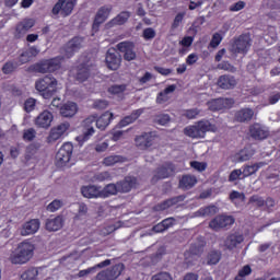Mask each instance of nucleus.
I'll use <instances>...</instances> for the list:
<instances>
[{
    "label": "nucleus",
    "instance_id": "obj_20",
    "mask_svg": "<svg viewBox=\"0 0 280 280\" xmlns=\"http://www.w3.org/2000/svg\"><path fill=\"white\" fill-rule=\"evenodd\" d=\"M82 43V37H73L70 39L65 47L66 58H73V54L81 49Z\"/></svg>",
    "mask_w": 280,
    "mask_h": 280
},
{
    "label": "nucleus",
    "instance_id": "obj_14",
    "mask_svg": "<svg viewBox=\"0 0 280 280\" xmlns=\"http://www.w3.org/2000/svg\"><path fill=\"white\" fill-rule=\"evenodd\" d=\"M117 49L124 55V60H127V62H130L137 58L135 43L132 42H120L117 44Z\"/></svg>",
    "mask_w": 280,
    "mask_h": 280
},
{
    "label": "nucleus",
    "instance_id": "obj_29",
    "mask_svg": "<svg viewBox=\"0 0 280 280\" xmlns=\"http://www.w3.org/2000/svg\"><path fill=\"white\" fill-rule=\"evenodd\" d=\"M75 71V80H78V82H86L91 75V68L86 63L77 66Z\"/></svg>",
    "mask_w": 280,
    "mask_h": 280
},
{
    "label": "nucleus",
    "instance_id": "obj_64",
    "mask_svg": "<svg viewBox=\"0 0 280 280\" xmlns=\"http://www.w3.org/2000/svg\"><path fill=\"white\" fill-rule=\"evenodd\" d=\"M151 280H174V278H172V275H170V272H159L154 275Z\"/></svg>",
    "mask_w": 280,
    "mask_h": 280
},
{
    "label": "nucleus",
    "instance_id": "obj_56",
    "mask_svg": "<svg viewBox=\"0 0 280 280\" xmlns=\"http://www.w3.org/2000/svg\"><path fill=\"white\" fill-rule=\"evenodd\" d=\"M168 121H171L168 114H160L155 117V124L159 126H167Z\"/></svg>",
    "mask_w": 280,
    "mask_h": 280
},
{
    "label": "nucleus",
    "instance_id": "obj_13",
    "mask_svg": "<svg viewBox=\"0 0 280 280\" xmlns=\"http://www.w3.org/2000/svg\"><path fill=\"white\" fill-rule=\"evenodd\" d=\"M174 164L172 162H166L162 166H159L155 170V174L151 179V183H159V180H163L165 178H170L171 176H174L175 172Z\"/></svg>",
    "mask_w": 280,
    "mask_h": 280
},
{
    "label": "nucleus",
    "instance_id": "obj_31",
    "mask_svg": "<svg viewBox=\"0 0 280 280\" xmlns=\"http://www.w3.org/2000/svg\"><path fill=\"white\" fill-rule=\"evenodd\" d=\"M143 114V109H136L129 116H125L119 122L118 128H126V126H130V124H135L138 117H141Z\"/></svg>",
    "mask_w": 280,
    "mask_h": 280
},
{
    "label": "nucleus",
    "instance_id": "obj_28",
    "mask_svg": "<svg viewBox=\"0 0 280 280\" xmlns=\"http://www.w3.org/2000/svg\"><path fill=\"white\" fill-rule=\"evenodd\" d=\"M254 117V110L250 108H242L234 115V120L241 124L249 122Z\"/></svg>",
    "mask_w": 280,
    "mask_h": 280
},
{
    "label": "nucleus",
    "instance_id": "obj_33",
    "mask_svg": "<svg viewBox=\"0 0 280 280\" xmlns=\"http://www.w3.org/2000/svg\"><path fill=\"white\" fill-rule=\"evenodd\" d=\"M176 91V84H171L164 89V91L160 92L156 95V104H165V102H170V93H174Z\"/></svg>",
    "mask_w": 280,
    "mask_h": 280
},
{
    "label": "nucleus",
    "instance_id": "obj_22",
    "mask_svg": "<svg viewBox=\"0 0 280 280\" xmlns=\"http://www.w3.org/2000/svg\"><path fill=\"white\" fill-rule=\"evenodd\" d=\"M244 242V236L240 232L230 233L224 240V246L229 250H233L237 245Z\"/></svg>",
    "mask_w": 280,
    "mask_h": 280
},
{
    "label": "nucleus",
    "instance_id": "obj_51",
    "mask_svg": "<svg viewBox=\"0 0 280 280\" xmlns=\"http://www.w3.org/2000/svg\"><path fill=\"white\" fill-rule=\"evenodd\" d=\"M142 37L144 40H152L153 38H156V31L152 27H147L142 32Z\"/></svg>",
    "mask_w": 280,
    "mask_h": 280
},
{
    "label": "nucleus",
    "instance_id": "obj_46",
    "mask_svg": "<svg viewBox=\"0 0 280 280\" xmlns=\"http://www.w3.org/2000/svg\"><path fill=\"white\" fill-rule=\"evenodd\" d=\"M107 91L110 93V95H121L126 92V84L110 85Z\"/></svg>",
    "mask_w": 280,
    "mask_h": 280
},
{
    "label": "nucleus",
    "instance_id": "obj_42",
    "mask_svg": "<svg viewBox=\"0 0 280 280\" xmlns=\"http://www.w3.org/2000/svg\"><path fill=\"white\" fill-rule=\"evenodd\" d=\"M89 213V207L86 203L81 202L79 203L78 212L74 215V220H84Z\"/></svg>",
    "mask_w": 280,
    "mask_h": 280
},
{
    "label": "nucleus",
    "instance_id": "obj_9",
    "mask_svg": "<svg viewBox=\"0 0 280 280\" xmlns=\"http://www.w3.org/2000/svg\"><path fill=\"white\" fill-rule=\"evenodd\" d=\"M159 136H156V132L150 131V132H143L140 136H136L135 143L138 150H150L154 143H156V139Z\"/></svg>",
    "mask_w": 280,
    "mask_h": 280
},
{
    "label": "nucleus",
    "instance_id": "obj_54",
    "mask_svg": "<svg viewBox=\"0 0 280 280\" xmlns=\"http://www.w3.org/2000/svg\"><path fill=\"white\" fill-rule=\"evenodd\" d=\"M184 19H185V12L177 13L175 19L173 20L172 25H171L172 30H178V27H180V23H183Z\"/></svg>",
    "mask_w": 280,
    "mask_h": 280
},
{
    "label": "nucleus",
    "instance_id": "obj_43",
    "mask_svg": "<svg viewBox=\"0 0 280 280\" xmlns=\"http://www.w3.org/2000/svg\"><path fill=\"white\" fill-rule=\"evenodd\" d=\"M22 139L26 143L34 141L36 139V129L34 128L24 129Z\"/></svg>",
    "mask_w": 280,
    "mask_h": 280
},
{
    "label": "nucleus",
    "instance_id": "obj_60",
    "mask_svg": "<svg viewBox=\"0 0 280 280\" xmlns=\"http://www.w3.org/2000/svg\"><path fill=\"white\" fill-rule=\"evenodd\" d=\"M190 167H192V170H196L197 172H205V170H207V163L192 161L190 162Z\"/></svg>",
    "mask_w": 280,
    "mask_h": 280
},
{
    "label": "nucleus",
    "instance_id": "obj_23",
    "mask_svg": "<svg viewBox=\"0 0 280 280\" xmlns=\"http://www.w3.org/2000/svg\"><path fill=\"white\" fill-rule=\"evenodd\" d=\"M235 104L234 100L232 98H218L211 101V110L212 112H220L224 109H230Z\"/></svg>",
    "mask_w": 280,
    "mask_h": 280
},
{
    "label": "nucleus",
    "instance_id": "obj_49",
    "mask_svg": "<svg viewBox=\"0 0 280 280\" xmlns=\"http://www.w3.org/2000/svg\"><path fill=\"white\" fill-rule=\"evenodd\" d=\"M254 154L255 152L252 149L245 148L238 153V161L240 162L248 161Z\"/></svg>",
    "mask_w": 280,
    "mask_h": 280
},
{
    "label": "nucleus",
    "instance_id": "obj_48",
    "mask_svg": "<svg viewBox=\"0 0 280 280\" xmlns=\"http://www.w3.org/2000/svg\"><path fill=\"white\" fill-rule=\"evenodd\" d=\"M200 115V109L191 108V109H184L182 113V117L186 119H196Z\"/></svg>",
    "mask_w": 280,
    "mask_h": 280
},
{
    "label": "nucleus",
    "instance_id": "obj_2",
    "mask_svg": "<svg viewBox=\"0 0 280 280\" xmlns=\"http://www.w3.org/2000/svg\"><path fill=\"white\" fill-rule=\"evenodd\" d=\"M63 58L58 56L50 59H44L39 62L32 65L28 70L33 71L34 73H54L58 71L60 67H62Z\"/></svg>",
    "mask_w": 280,
    "mask_h": 280
},
{
    "label": "nucleus",
    "instance_id": "obj_47",
    "mask_svg": "<svg viewBox=\"0 0 280 280\" xmlns=\"http://www.w3.org/2000/svg\"><path fill=\"white\" fill-rule=\"evenodd\" d=\"M248 205H253L256 208L265 207V199L258 195H253L249 200Z\"/></svg>",
    "mask_w": 280,
    "mask_h": 280
},
{
    "label": "nucleus",
    "instance_id": "obj_41",
    "mask_svg": "<svg viewBox=\"0 0 280 280\" xmlns=\"http://www.w3.org/2000/svg\"><path fill=\"white\" fill-rule=\"evenodd\" d=\"M19 69V62L16 61H7L2 67V72L5 75H10V73H14Z\"/></svg>",
    "mask_w": 280,
    "mask_h": 280
},
{
    "label": "nucleus",
    "instance_id": "obj_11",
    "mask_svg": "<svg viewBox=\"0 0 280 280\" xmlns=\"http://www.w3.org/2000/svg\"><path fill=\"white\" fill-rule=\"evenodd\" d=\"M69 128H71V124H69V121L61 122L51 128L47 137V143H56V141L67 137V131Z\"/></svg>",
    "mask_w": 280,
    "mask_h": 280
},
{
    "label": "nucleus",
    "instance_id": "obj_45",
    "mask_svg": "<svg viewBox=\"0 0 280 280\" xmlns=\"http://www.w3.org/2000/svg\"><path fill=\"white\" fill-rule=\"evenodd\" d=\"M38 277V269L36 268H28L21 275L22 280H34Z\"/></svg>",
    "mask_w": 280,
    "mask_h": 280
},
{
    "label": "nucleus",
    "instance_id": "obj_63",
    "mask_svg": "<svg viewBox=\"0 0 280 280\" xmlns=\"http://www.w3.org/2000/svg\"><path fill=\"white\" fill-rule=\"evenodd\" d=\"M246 7V3L244 1H237L234 4L230 5L229 11L230 12H240L244 10Z\"/></svg>",
    "mask_w": 280,
    "mask_h": 280
},
{
    "label": "nucleus",
    "instance_id": "obj_3",
    "mask_svg": "<svg viewBox=\"0 0 280 280\" xmlns=\"http://www.w3.org/2000/svg\"><path fill=\"white\" fill-rule=\"evenodd\" d=\"M34 244L24 241L19 244L16 252L11 256L13 264H27L31 257H34Z\"/></svg>",
    "mask_w": 280,
    "mask_h": 280
},
{
    "label": "nucleus",
    "instance_id": "obj_32",
    "mask_svg": "<svg viewBox=\"0 0 280 280\" xmlns=\"http://www.w3.org/2000/svg\"><path fill=\"white\" fill-rule=\"evenodd\" d=\"M78 114V104L68 102L60 107L61 117H74Z\"/></svg>",
    "mask_w": 280,
    "mask_h": 280
},
{
    "label": "nucleus",
    "instance_id": "obj_55",
    "mask_svg": "<svg viewBox=\"0 0 280 280\" xmlns=\"http://www.w3.org/2000/svg\"><path fill=\"white\" fill-rule=\"evenodd\" d=\"M61 208H62V201L60 199H55L47 206V211L55 213V211H58V209H61Z\"/></svg>",
    "mask_w": 280,
    "mask_h": 280
},
{
    "label": "nucleus",
    "instance_id": "obj_12",
    "mask_svg": "<svg viewBox=\"0 0 280 280\" xmlns=\"http://www.w3.org/2000/svg\"><path fill=\"white\" fill-rule=\"evenodd\" d=\"M248 135L255 141H264L270 137V131L266 126L255 122L249 126Z\"/></svg>",
    "mask_w": 280,
    "mask_h": 280
},
{
    "label": "nucleus",
    "instance_id": "obj_53",
    "mask_svg": "<svg viewBox=\"0 0 280 280\" xmlns=\"http://www.w3.org/2000/svg\"><path fill=\"white\" fill-rule=\"evenodd\" d=\"M229 199L233 202L235 200H241V202H245L246 196L244 192H240L237 190H233L230 192Z\"/></svg>",
    "mask_w": 280,
    "mask_h": 280
},
{
    "label": "nucleus",
    "instance_id": "obj_17",
    "mask_svg": "<svg viewBox=\"0 0 280 280\" xmlns=\"http://www.w3.org/2000/svg\"><path fill=\"white\" fill-rule=\"evenodd\" d=\"M51 121H54V114H51L49 110H44L36 117L35 126H37V128L47 130L51 127Z\"/></svg>",
    "mask_w": 280,
    "mask_h": 280
},
{
    "label": "nucleus",
    "instance_id": "obj_5",
    "mask_svg": "<svg viewBox=\"0 0 280 280\" xmlns=\"http://www.w3.org/2000/svg\"><path fill=\"white\" fill-rule=\"evenodd\" d=\"M93 124L97 125V114H92L82 121V126L86 130L75 138V141H78L80 147L84 145V143H86V141H89V139L95 135Z\"/></svg>",
    "mask_w": 280,
    "mask_h": 280
},
{
    "label": "nucleus",
    "instance_id": "obj_19",
    "mask_svg": "<svg viewBox=\"0 0 280 280\" xmlns=\"http://www.w3.org/2000/svg\"><path fill=\"white\" fill-rule=\"evenodd\" d=\"M236 84L237 81L232 74H221L217 81V85L224 91L233 90Z\"/></svg>",
    "mask_w": 280,
    "mask_h": 280
},
{
    "label": "nucleus",
    "instance_id": "obj_24",
    "mask_svg": "<svg viewBox=\"0 0 280 280\" xmlns=\"http://www.w3.org/2000/svg\"><path fill=\"white\" fill-rule=\"evenodd\" d=\"M40 229V220L38 219H31L30 221H26L21 230V235H34L35 233H38V230Z\"/></svg>",
    "mask_w": 280,
    "mask_h": 280
},
{
    "label": "nucleus",
    "instance_id": "obj_57",
    "mask_svg": "<svg viewBox=\"0 0 280 280\" xmlns=\"http://www.w3.org/2000/svg\"><path fill=\"white\" fill-rule=\"evenodd\" d=\"M34 108H36V98H27L24 103V110L26 113H32V110H34Z\"/></svg>",
    "mask_w": 280,
    "mask_h": 280
},
{
    "label": "nucleus",
    "instance_id": "obj_8",
    "mask_svg": "<svg viewBox=\"0 0 280 280\" xmlns=\"http://www.w3.org/2000/svg\"><path fill=\"white\" fill-rule=\"evenodd\" d=\"M71 156H73V143L65 142L56 154V165L63 167L71 161Z\"/></svg>",
    "mask_w": 280,
    "mask_h": 280
},
{
    "label": "nucleus",
    "instance_id": "obj_4",
    "mask_svg": "<svg viewBox=\"0 0 280 280\" xmlns=\"http://www.w3.org/2000/svg\"><path fill=\"white\" fill-rule=\"evenodd\" d=\"M211 122L200 120L196 125H190L184 128V135L190 139H202L209 132Z\"/></svg>",
    "mask_w": 280,
    "mask_h": 280
},
{
    "label": "nucleus",
    "instance_id": "obj_37",
    "mask_svg": "<svg viewBox=\"0 0 280 280\" xmlns=\"http://www.w3.org/2000/svg\"><path fill=\"white\" fill-rule=\"evenodd\" d=\"M117 163H126V158L122 155H108L103 159V165H105V167H113V165H117Z\"/></svg>",
    "mask_w": 280,
    "mask_h": 280
},
{
    "label": "nucleus",
    "instance_id": "obj_39",
    "mask_svg": "<svg viewBox=\"0 0 280 280\" xmlns=\"http://www.w3.org/2000/svg\"><path fill=\"white\" fill-rule=\"evenodd\" d=\"M109 264H110V259H106L104 261H101L95 267H91V268H88V269L80 270L79 273H78V277H80V278L86 277V276L91 275V272H93V270H95V268H106V266H108Z\"/></svg>",
    "mask_w": 280,
    "mask_h": 280
},
{
    "label": "nucleus",
    "instance_id": "obj_62",
    "mask_svg": "<svg viewBox=\"0 0 280 280\" xmlns=\"http://www.w3.org/2000/svg\"><path fill=\"white\" fill-rule=\"evenodd\" d=\"M219 69L228 72H232V73L236 71V68L233 65H231L229 61H222L221 63H219Z\"/></svg>",
    "mask_w": 280,
    "mask_h": 280
},
{
    "label": "nucleus",
    "instance_id": "obj_61",
    "mask_svg": "<svg viewBox=\"0 0 280 280\" xmlns=\"http://www.w3.org/2000/svg\"><path fill=\"white\" fill-rule=\"evenodd\" d=\"M222 34L214 33L211 38V48H218V46H220V44L222 43Z\"/></svg>",
    "mask_w": 280,
    "mask_h": 280
},
{
    "label": "nucleus",
    "instance_id": "obj_18",
    "mask_svg": "<svg viewBox=\"0 0 280 280\" xmlns=\"http://www.w3.org/2000/svg\"><path fill=\"white\" fill-rule=\"evenodd\" d=\"M110 12H113V7H101L94 19L93 30L100 28V25L106 22V19H108L110 15Z\"/></svg>",
    "mask_w": 280,
    "mask_h": 280
},
{
    "label": "nucleus",
    "instance_id": "obj_27",
    "mask_svg": "<svg viewBox=\"0 0 280 280\" xmlns=\"http://www.w3.org/2000/svg\"><path fill=\"white\" fill-rule=\"evenodd\" d=\"M198 183V179L194 175H183L179 179L178 187L179 189H183L184 191H187L194 187H196V184Z\"/></svg>",
    "mask_w": 280,
    "mask_h": 280
},
{
    "label": "nucleus",
    "instance_id": "obj_30",
    "mask_svg": "<svg viewBox=\"0 0 280 280\" xmlns=\"http://www.w3.org/2000/svg\"><path fill=\"white\" fill-rule=\"evenodd\" d=\"M114 115L110 112H105L103 115L97 116L96 118V128L98 130H106L108 126L110 125V121H113Z\"/></svg>",
    "mask_w": 280,
    "mask_h": 280
},
{
    "label": "nucleus",
    "instance_id": "obj_52",
    "mask_svg": "<svg viewBox=\"0 0 280 280\" xmlns=\"http://www.w3.org/2000/svg\"><path fill=\"white\" fill-rule=\"evenodd\" d=\"M32 60V56L30 55V51L24 50L18 58V65L21 67V65H27Z\"/></svg>",
    "mask_w": 280,
    "mask_h": 280
},
{
    "label": "nucleus",
    "instance_id": "obj_50",
    "mask_svg": "<svg viewBox=\"0 0 280 280\" xmlns=\"http://www.w3.org/2000/svg\"><path fill=\"white\" fill-rule=\"evenodd\" d=\"M242 179H243L242 168L233 170L229 175V183H234L235 180H242Z\"/></svg>",
    "mask_w": 280,
    "mask_h": 280
},
{
    "label": "nucleus",
    "instance_id": "obj_25",
    "mask_svg": "<svg viewBox=\"0 0 280 280\" xmlns=\"http://www.w3.org/2000/svg\"><path fill=\"white\" fill-rule=\"evenodd\" d=\"M65 224V220L61 215H57L55 218H49L46 220L45 229L46 231H49L50 233H54L56 231H60Z\"/></svg>",
    "mask_w": 280,
    "mask_h": 280
},
{
    "label": "nucleus",
    "instance_id": "obj_21",
    "mask_svg": "<svg viewBox=\"0 0 280 280\" xmlns=\"http://www.w3.org/2000/svg\"><path fill=\"white\" fill-rule=\"evenodd\" d=\"M119 194H129L133 187H137V177L126 176L122 180L117 182Z\"/></svg>",
    "mask_w": 280,
    "mask_h": 280
},
{
    "label": "nucleus",
    "instance_id": "obj_10",
    "mask_svg": "<svg viewBox=\"0 0 280 280\" xmlns=\"http://www.w3.org/2000/svg\"><path fill=\"white\" fill-rule=\"evenodd\" d=\"M125 269H126V267L124 266V264H116L106 270L100 271L96 275V280L119 279V277H121V272H124Z\"/></svg>",
    "mask_w": 280,
    "mask_h": 280
},
{
    "label": "nucleus",
    "instance_id": "obj_35",
    "mask_svg": "<svg viewBox=\"0 0 280 280\" xmlns=\"http://www.w3.org/2000/svg\"><path fill=\"white\" fill-rule=\"evenodd\" d=\"M119 194L118 184H107L103 189H101V198H110V196H117Z\"/></svg>",
    "mask_w": 280,
    "mask_h": 280
},
{
    "label": "nucleus",
    "instance_id": "obj_1",
    "mask_svg": "<svg viewBox=\"0 0 280 280\" xmlns=\"http://www.w3.org/2000/svg\"><path fill=\"white\" fill-rule=\"evenodd\" d=\"M35 89L44 100H51V96L56 95L58 91V80L54 75H45L35 82Z\"/></svg>",
    "mask_w": 280,
    "mask_h": 280
},
{
    "label": "nucleus",
    "instance_id": "obj_59",
    "mask_svg": "<svg viewBox=\"0 0 280 280\" xmlns=\"http://www.w3.org/2000/svg\"><path fill=\"white\" fill-rule=\"evenodd\" d=\"M93 108L96 110H105V108H108V101L97 100L93 103Z\"/></svg>",
    "mask_w": 280,
    "mask_h": 280
},
{
    "label": "nucleus",
    "instance_id": "obj_16",
    "mask_svg": "<svg viewBox=\"0 0 280 280\" xmlns=\"http://www.w3.org/2000/svg\"><path fill=\"white\" fill-rule=\"evenodd\" d=\"M235 223V219L232 215H217L212 221V229L220 230V229H228L231 228Z\"/></svg>",
    "mask_w": 280,
    "mask_h": 280
},
{
    "label": "nucleus",
    "instance_id": "obj_44",
    "mask_svg": "<svg viewBox=\"0 0 280 280\" xmlns=\"http://www.w3.org/2000/svg\"><path fill=\"white\" fill-rule=\"evenodd\" d=\"M249 275H252V267L249 265H244L243 268L238 270V273L235 276L234 280H245V278Z\"/></svg>",
    "mask_w": 280,
    "mask_h": 280
},
{
    "label": "nucleus",
    "instance_id": "obj_34",
    "mask_svg": "<svg viewBox=\"0 0 280 280\" xmlns=\"http://www.w3.org/2000/svg\"><path fill=\"white\" fill-rule=\"evenodd\" d=\"M36 25V20L34 19H24L16 25L18 34H27L32 27Z\"/></svg>",
    "mask_w": 280,
    "mask_h": 280
},
{
    "label": "nucleus",
    "instance_id": "obj_6",
    "mask_svg": "<svg viewBox=\"0 0 280 280\" xmlns=\"http://www.w3.org/2000/svg\"><path fill=\"white\" fill-rule=\"evenodd\" d=\"M75 5H78V0H58L52 7L51 14L54 16L60 14L62 19H67V16H71Z\"/></svg>",
    "mask_w": 280,
    "mask_h": 280
},
{
    "label": "nucleus",
    "instance_id": "obj_26",
    "mask_svg": "<svg viewBox=\"0 0 280 280\" xmlns=\"http://www.w3.org/2000/svg\"><path fill=\"white\" fill-rule=\"evenodd\" d=\"M81 194L84 198H102V187L95 185L83 186Z\"/></svg>",
    "mask_w": 280,
    "mask_h": 280
},
{
    "label": "nucleus",
    "instance_id": "obj_15",
    "mask_svg": "<svg viewBox=\"0 0 280 280\" xmlns=\"http://www.w3.org/2000/svg\"><path fill=\"white\" fill-rule=\"evenodd\" d=\"M106 67L112 71H117L121 67V56L115 49H108L105 57Z\"/></svg>",
    "mask_w": 280,
    "mask_h": 280
},
{
    "label": "nucleus",
    "instance_id": "obj_7",
    "mask_svg": "<svg viewBox=\"0 0 280 280\" xmlns=\"http://www.w3.org/2000/svg\"><path fill=\"white\" fill-rule=\"evenodd\" d=\"M252 46V38L249 34H241L235 37L232 44V52L246 55Z\"/></svg>",
    "mask_w": 280,
    "mask_h": 280
},
{
    "label": "nucleus",
    "instance_id": "obj_58",
    "mask_svg": "<svg viewBox=\"0 0 280 280\" xmlns=\"http://www.w3.org/2000/svg\"><path fill=\"white\" fill-rule=\"evenodd\" d=\"M38 152V147L36 143H31L26 147V159L30 160L35 153Z\"/></svg>",
    "mask_w": 280,
    "mask_h": 280
},
{
    "label": "nucleus",
    "instance_id": "obj_40",
    "mask_svg": "<svg viewBox=\"0 0 280 280\" xmlns=\"http://www.w3.org/2000/svg\"><path fill=\"white\" fill-rule=\"evenodd\" d=\"M178 202V198H171L162 201L158 206H155L156 211H165L170 209V207H174Z\"/></svg>",
    "mask_w": 280,
    "mask_h": 280
},
{
    "label": "nucleus",
    "instance_id": "obj_38",
    "mask_svg": "<svg viewBox=\"0 0 280 280\" xmlns=\"http://www.w3.org/2000/svg\"><path fill=\"white\" fill-rule=\"evenodd\" d=\"M261 166H264L262 162L242 166V178H248V176H253V174H255Z\"/></svg>",
    "mask_w": 280,
    "mask_h": 280
},
{
    "label": "nucleus",
    "instance_id": "obj_36",
    "mask_svg": "<svg viewBox=\"0 0 280 280\" xmlns=\"http://www.w3.org/2000/svg\"><path fill=\"white\" fill-rule=\"evenodd\" d=\"M130 19V12L122 11L116 18L108 22V27H113L114 25H124Z\"/></svg>",
    "mask_w": 280,
    "mask_h": 280
}]
</instances>
